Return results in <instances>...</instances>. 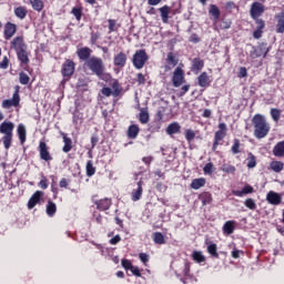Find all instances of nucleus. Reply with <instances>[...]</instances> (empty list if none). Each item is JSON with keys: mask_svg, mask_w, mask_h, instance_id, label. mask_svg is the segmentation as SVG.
Instances as JSON below:
<instances>
[{"mask_svg": "<svg viewBox=\"0 0 284 284\" xmlns=\"http://www.w3.org/2000/svg\"><path fill=\"white\" fill-rule=\"evenodd\" d=\"M19 82L21 83V85H28L30 83V75H28V73L21 71L19 73Z\"/></svg>", "mask_w": 284, "mask_h": 284, "instance_id": "3c124183", "label": "nucleus"}, {"mask_svg": "<svg viewBox=\"0 0 284 284\" xmlns=\"http://www.w3.org/2000/svg\"><path fill=\"white\" fill-rule=\"evenodd\" d=\"M139 121L142 123V125H145L146 123L150 122V113L145 110H141L139 114Z\"/></svg>", "mask_w": 284, "mask_h": 284, "instance_id": "79ce46f5", "label": "nucleus"}, {"mask_svg": "<svg viewBox=\"0 0 284 284\" xmlns=\"http://www.w3.org/2000/svg\"><path fill=\"white\" fill-rule=\"evenodd\" d=\"M265 12V6L261 2H253L251 4L250 16L253 19H258L260 17H263V13Z\"/></svg>", "mask_w": 284, "mask_h": 284, "instance_id": "ddd939ff", "label": "nucleus"}, {"mask_svg": "<svg viewBox=\"0 0 284 284\" xmlns=\"http://www.w3.org/2000/svg\"><path fill=\"white\" fill-rule=\"evenodd\" d=\"M14 123L10 121H4L0 124V134L2 136V143L4 145V150H10L12 146V139L14 136Z\"/></svg>", "mask_w": 284, "mask_h": 284, "instance_id": "7ed1b4c3", "label": "nucleus"}, {"mask_svg": "<svg viewBox=\"0 0 284 284\" xmlns=\"http://www.w3.org/2000/svg\"><path fill=\"white\" fill-rule=\"evenodd\" d=\"M211 83L212 80H210L207 72L204 71L197 77V85H200V88H210Z\"/></svg>", "mask_w": 284, "mask_h": 284, "instance_id": "aec40b11", "label": "nucleus"}, {"mask_svg": "<svg viewBox=\"0 0 284 284\" xmlns=\"http://www.w3.org/2000/svg\"><path fill=\"white\" fill-rule=\"evenodd\" d=\"M210 14L214 19H220L221 18V10L219 9V7H216V4H211Z\"/></svg>", "mask_w": 284, "mask_h": 284, "instance_id": "603ef678", "label": "nucleus"}, {"mask_svg": "<svg viewBox=\"0 0 284 284\" xmlns=\"http://www.w3.org/2000/svg\"><path fill=\"white\" fill-rule=\"evenodd\" d=\"M108 23H109V34H112V32H119L121 24H119V22H116V20L109 19Z\"/></svg>", "mask_w": 284, "mask_h": 284, "instance_id": "4c0bfd02", "label": "nucleus"}, {"mask_svg": "<svg viewBox=\"0 0 284 284\" xmlns=\"http://www.w3.org/2000/svg\"><path fill=\"white\" fill-rule=\"evenodd\" d=\"M61 136H62V141L64 143L63 148H62V152H64V154H68V152H72V148L73 144H72V139L71 138H68V134L65 133H61Z\"/></svg>", "mask_w": 284, "mask_h": 284, "instance_id": "a878e982", "label": "nucleus"}, {"mask_svg": "<svg viewBox=\"0 0 284 284\" xmlns=\"http://www.w3.org/2000/svg\"><path fill=\"white\" fill-rule=\"evenodd\" d=\"M268 52H270V48H267V43L262 42L257 47H252L250 51V57L251 59H258V57H263L265 59Z\"/></svg>", "mask_w": 284, "mask_h": 284, "instance_id": "1a4fd4ad", "label": "nucleus"}, {"mask_svg": "<svg viewBox=\"0 0 284 284\" xmlns=\"http://www.w3.org/2000/svg\"><path fill=\"white\" fill-rule=\"evenodd\" d=\"M101 39V32L97 31H92L91 32V38H90V43L91 45H97V42Z\"/></svg>", "mask_w": 284, "mask_h": 284, "instance_id": "6e6d98bb", "label": "nucleus"}, {"mask_svg": "<svg viewBox=\"0 0 284 284\" xmlns=\"http://www.w3.org/2000/svg\"><path fill=\"white\" fill-rule=\"evenodd\" d=\"M148 61H150V55H148L145 49L136 50L132 57V63L135 70H143Z\"/></svg>", "mask_w": 284, "mask_h": 284, "instance_id": "20e7f679", "label": "nucleus"}, {"mask_svg": "<svg viewBox=\"0 0 284 284\" xmlns=\"http://www.w3.org/2000/svg\"><path fill=\"white\" fill-rule=\"evenodd\" d=\"M236 230V222L235 221H226L222 227L223 234L230 236V234H234Z\"/></svg>", "mask_w": 284, "mask_h": 284, "instance_id": "bb28decb", "label": "nucleus"}, {"mask_svg": "<svg viewBox=\"0 0 284 284\" xmlns=\"http://www.w3.org/2000/svg\"><path fill=\"white\" fill-rule=\"evenodd\" d=\"M17 132H18V136H19L21 145H24L26 141H27V136H28L27 131H26V125L19 124Z\"/></svg>", "mask_w": 284, "mask_h": 284, "instance_id": "473e14b6", "label": "nucleus"}, {"mask_svg": "<svg viewBox=\"0 0 284 284\" xmlns=\"http://www.w3.org/2000/svg\"><path fill=\"white\" fill-rule=\"evenodd\" d=\"M179 133H181V124H179V122H172L168 125L166 134H169V136H172L173 134H179Z\"/></svg>", "mask_w": 284, "mask_h": 284, "instance_id": "7c9ffc66", "label": "nucleus"}, {"mask_svg": "<svg viewBox=\"0 0 284 284\" xmlns=\"http://www.w3.org/2000/svg\"><path fill=\"white\" fill-rule=\"evenodd\" d=\"M47 214L51 217L57 214V203L52 202L51 200H49L47 203Z\"/></svg>", "mask_w": 284, "mask_h": 284, "instance_id": "ea45409f", "label": "nucleus"}, {"mask_svg": "<svg viewBox=\"0 0 284 284\" xmlns=\"http://www.w3.org/2000/svg\"><path fill=\"white\" fill-rule=\"evenodd\" d=\"M14 34H17V24L12 22H7L4 24V31H3V37L6 41H10V39H12Z\"/></svg>", "mask_w": 284, "mask_h": 284, "instance_id": "dca6fc26", "label": "nucleus"}, {"mask_svg": "<svg viewBox=\"0 0 284 284\" xmlns=\"http://www.w3.org/2000/svg\"><path fill=\"white\" fill-rule=\"evenodd\" d=\"M232 154H241V140L234 139L233 145L231 146Z\"/></svg>", "mask_w": 284, "mask_h": 284, "instance_id": "a18cd8bd", "label": "nucleus"}, {"mask_svg": "<svg viewBox=\"0 0 284 284\" xmlns=\"http://www.w3.org/2000/svg\"><path fill=\"white\" fill-rule=\"evenodd\" d=\"M185 139H186L187 143H192L194 141V139H196V133L194 132V130L187 129L185 131Z\"/></svg>", "mask_w": 284, "mask_h": 284, "instance_id": "5fc2aeb1", "label": "nucleus"}, {"mask_svg": "<svg viewBox=\"0 0 284 284\" xmlns=\"http://www.w3.org/2000/svg\"><path fill=\"white\" fill-rule=\"evenodd\" d=\"M14 14L18 19H26L28 17V9L26 7H17L14 9Z\"/></svg>", "mask_w": 284, "mask_h": 284, "instance_id": "e433bc0d", "label": "nucleus"}, {"mask_svg": "<svg viewBox=\"0 0 284 284\" xmlns=\"http://www.w3.org/2000/svg\"><path fill=\"white\" fill-rule=\"evenodd\" d=\"M166 61L170 65H173V68L175 65H179V59H176V55L174 54V52H169L166 55Z\"/></svg>", "mask_w": 284, "mask_h": 284, "instance_id": "de8ad7c7", "label": "nucleus"}, {"mask_svg": "<svg viewBox=\"0 0 284 284\" xmlns=\"http://www.w3.org/2000/svg\"><path fill=\"white\" fill-rule=\"evenodd\" d=\"M139 132H141V129L136 124H131L128 128L126 136H128V139L134 140V139H136V136H139Z\"/></svg>", "mask_w": 284, "mask_h": 284, "instance_id": "2f4dec72", "label": "nucleus"}, {"mask_svg": "<svg viewBox=\"0 0 284 284\" xmlns=\"http://www.w3.org/2000/svg\"><path fill=\"white\" fill-rule=\"evenodd\" d=\"M270 168L273 172L278 173V172H283L284 164L281 161H273L270 163Z\"/></svg>", "mask_w": 284, "mask_h": 284, "instance_id": "a19ab883", "label": "nucleus"}, {"mask_svg": "<svg viewBox=\"0 0 284 284\" xmlns=\"http://www.w3.org/2000/svg\"><path fill=\"white\" fill-rule=\"evenodd\" d=\"M239 79H245L247 77V68L241 67L239 72H237Z\"/></svg>", "mask_w": 284, "mask_h": 284, "instance_id": "774afa93", "label": "nucleus"}, {"mask_svg": "<svg viewBox=\"0 0 284 284\" xmlns=\"http://www.w3.org/2000/svg\"><path fill=\"white\" fill-rule=\"evenodd\" d=\"M71 14H73V17H75L77 21H81L82 17H83V8H81V7L72 8Z\"/></svg>", "mask_w": 284, "mask_h": 284, "instance_id": "49530a36", "label": "nucleus"}, {"mask_svg": "<svg viewBox=\"0 0 284 284\" xmlns=\"http://www.w3.org/2000/svg\"><path fill=\"white\" fill-rule=\"evenodd\" d=\"M220 28L221 30H230V28H232V21L222 19L220 22Z\"/></svg>", "mask_w": 284, "mask_h": 284, "instance_id": "bf43d9fd", "label": "nucleus"}, {"mask_svg": "<svg viewBox=\"0 0 284 284\" xmlns=\"http://www.w3.org/2000/svg\"><path fill=\"white\" fill-rule=\"evenodd\" d=\"M246 161H247L246 166L248 168V170L254 169V166L256 165V156L252 153H248V158Z\"/></svg>", "mask_w": 284, "mask_h": 284, "instance_id": "864d4df0", "label": "nucleus"}, {"mask_svg": "<svg viewBox=\"0 0 284 284\" xmlns=\"http://www.w3.org/2000/svg\"><path fill=\"white\" fill-rule=\"evenodd\" d=\"M84 70H90L91 74H95L102 81H110L112 79V74L105 73V63H103V59L99 57H91L88 61L83 63Z\"/></svg>", "mask_w": 284, "mask_h": 284, "instance_id": "f257e3e1", "label": "nucleus"}, {"mask_svg": "<svg viewBox=\"0 0 284 284\" xmlns=\"http://www.w3.org/2000/svg\"><path fill=\"white\" fill-rule=\"evenodd\" d=\"M10 65V59L8 57H3L2 61L0 62V70H8V67Z\"/></svg>", "mask_w": 284, "mask_h": 284, "instance_id": "e2e57ef3", "label": "nucleus"}, {"mask_svg": "<svg viewBox=\"0 0 284 284\" xmlns=\"http://www.w3.org/2000/svg\"><path fill=\"white\" fill-rule=\"evenodd\" d=\"M162 19V23H168L170 21V12L172 8L170 6L164 4L163 7L158 9Z\"/></svg>", "mask_w": 284, "mask_h": 284, "instance_id": "393cba45", "label": "nucleus"}, {"mask_svg": "<svg viewBox=\"0 0 284 284\" xmlns=\"http://www.w3.org/2000/svg\"><path fill=\"white\" fill-rule=\"evenodd\" d=\"M92 202L94 203V205H95L97 210H99V212H108V210H110V207H112V199H110V197L95 200V196H93Z\"/></svg>", "mask_w": 284, "mask_h": 284, "instance_id": "9b49d317", "label": "nucleus"}, {"mask_svg": "<svg viewBox=\"0 0 284 284\" xmlns=\"http://www.w3.org/2000/svg\"><path fill=\"white\" fill-rule=\"evenodd\" d=\"M38 187H41V190H48V178L42 176V179L38 183Z\"/></svg>", "mask_w": 284, "mask_h": 284, "instance_id": "338daca9", "label": "nucleus"}, {"mask_svg": "<svg viewBox=\"0 0 284 284\" xmlns=\"http://www.w3.org/2000/svg\"><path fill=\"white\" fill-rule=\"evenodd\" d=\"M227 136V124L224 122L219 124V130L214 134V142L212 145V152H216L219 150V145L221 144V141Z\"/></svg>", "mask_w": 284, "mask_h": 284, "instance_id": "423d86ee", "label": "nucleus"}, {"mask_svg": "<svg viewBox=\"0 0 284 284\" xmlns=\"http://www.w3.org/2000/svg\"><path fill=\"white\" fill-rule=\"evenodd\" d=\"M233 196L243 197L245 194H254V186L246 184L241 191L233 190Z\"/></svg>", "mask_w": 284, "mask_h": 284, "instance_id": "5701e85b", "label": "nucleus"}, {"mask_svg": "<svg viewBox=\"0 0 284 284\" xmlns=\"http://www.w3.org/2000/svg\"><path fill=\"white\" fill-rule=\"evenodd\" d=\"M10 49L14 50V52H21L22 50H28V44H26V40L23 36H17L10 42Z\"/></svg>", "mask_w": 284, "mask_h": 284, "instance_id": "f8f14e48", "label": "nucleus"}, {"mask_svg": "<svg viewBox=\"0 0 284 284\" xmlns=\"http://www.w3.org/2000/svg\"><path fill=\"white\" fill-rule=\"evenodd\" d=\"M152 240L155 243V245H165V235L161 232H155L152 235Z\"/></svg>", "mask_w": 284, "mask_h": 284, "instance_id": "f704fd0d", "label": "nucleus"}, {"mask_svg": "<svg viewBox=\"0 0 284 284\" xmlns=\"http://www.w3.org/2000/svg\"><path fill=\"white\" fill-rule=\"evenodd\" d=\"M141 196H143V182H138V189L133 190L131 193L132 201H141Z\"/></svg>", "mask_w": 284, "mask_h": 284, "instance_id": "c85d7f7f", "label": "nucleus"}, {"mask_svg": "<svg viewBox=\"0 0 284 284\" xmlns=\"http://www.w3.org/2000/svg\"><path fill=\"white\" fill-rule=\"evenodd\" d=\"M77 57L80 61H90L92 59V49L83 47L77 50Z\"/></svg>", "mask_w": 284, "mask_h": 284, "instance_id": "f3484780", "label": "nucleus"}, {"mask_svg": "<svg viewBox=\"0 0 284 284\" xmlns=\"http://www.w3.org/2000/svg\"><path fill=\"white\" fill-rule=\"evenodd\" d=\"M203 68H205V61H203V59L194 58L192 60L191 72H193V74H199V72H201V70H203Z\"/></svg>", "mask_w": 284, "mask_h": 284, "instance_id": "a211bd4d", "label": "nucleus"}, {"mask_svg": "<svg viewBox=\"0 0 284 284\" xmlns=\"http://www.w3.org/2000/svg\"><path fill=\"white\" fill-rule=\"evenodd\" d=\"M43 199V191H36L28 201V210H34Z\"/></svg>", "mask_w": 284, "mask_h": 284, "instance_id": "2eb2a0df", "label": "nucleus"}, {"mask_svg": "<svg viewBox=\"0 0 284 284\" xmlns=\"http://www.w3.org/2000/svg\"><path fill=\"white\" fill-rule=\"evenodd\" d=\"M38 151H39V156L41 161H44L45 163H50V161H54L52 153H50V146H48V143H45V141L39 142Z\"/></svg>", "mask_w": 284, "mask_h": 284, "instance_id": "6e6552de", "label": "nucleus"}, {"mask_svg": "<svg viewBox=\"0 0 284 284\" xmlns=\"http://www.w3.org/2000/svg\"><path fill=\"white\" fill-rule=\"evenodd\" d=\"M20 90L21 87L16 85L12 99L2 101V108H4V110H10V108H19V103H21V97L19 95Z\"/></svg>", "mask_w": 284, "mask_h": 284, "instance_id": "0eeeda50", "label": "nucleus"}, {"mask_svg": "<svg viewBox=\"0 0 284 284\" xmlns=\"http://www.w3.org/2000/svg\"><path fill=\"white\" fill-rule=\"evenodd\" d=\"M255 20L256 23V30L253 32V38L254 39H261V37H263V30H265V20L256 18L253 19Z\"/></svg>", "mask_w": 284, "mask_h": 284, "instance_id": "6ab92c4d", "label": "nucleus"}, {"mask_svg": "<svg viewBox=\"0 0 284 284\" xmlns=\"http://www.w3.org/2000/svg\"><path fill=\"white\" fill-rule=\"evenodd\" d=\"M111 88L113 90V97H121V92H123V89L121 88V84H119V80H113Z\"/></svg>", "mask_w": 284, "mask_h": 284, "instance_id": "58836bf2", "label": "nucleus"}, {"mask_svg": "<svg viewBox=\"0 0 284 284\" xmlns=\"http://www.w3.org/2000/svg\"><path fill=\"white\" fill-rule=\"evenodd\" d=\"M30 4L37 12H41V10H43V0H30Z\"/></svg>", "mask_w": 284, "mask_h": 284, "instance_id": "09e8293b", "label": "nucleus"}, {"mask_svg": "<svg viewBox=\"0 0 284 284\" xmlns=\"http://www.w3.org/2000/svg\"><path fill=\"white\" fill-rule=\"evenodd\" d=\"M266 201L271 204V205H281V194L274 192V191H270L266 195Z\"/></svg>", "mask_w": 284, "mask_h": 284, "instance_id": "4be33fe9", "label": "nucleus"}, {"mask_svg": "<svg viewBox=\"0 0 284 284\" xmlns=\"http://www.w3.org/2000/svg\"><path fill=\"white\" fill-rule=\"evenodd\" d=\"M221 171L225 174H234L236 172V166L232 164H223Z\"/></svg>", "mask_w": 284, "mask_h": 284, "instance_id": "8fccbe9b", "label": "nucleus"}, {"mask_svg": "<svg viewBox=\"0 0 284 284\" xmlns=\"http://www.w3.org/2000/svg\"><path fill=\"white\" fill-rule=\"evenodd\" d=\"M74 70H77V63H74L71 59H67L61 67V74L63 80L61 83H65L67 81L72 79L74 74Z\"/></svg>", "mask_w": 284, "mask_h": 284, "instance_id": "39448f33", "label": "nucleus"}, {"mask_svg": "<svg viewBox=\"0 0 284 284\" xmlns=\"http://www.w3.org/2000/svg\"><path fill=\"white\" fill-rule=\"evenodd\" d=\"M206 251L213 258H219V246L210 240H205Z\"/></svg>", "mask_w": 284, "mask_h": 284, "instance_id": "412c9836", "label": "nucleus"}, {"mask_svg": "<svg viewBox=\"0 0 284 284\" xmlns=\"http://www.w3.org/2000/svg\"><path fill=\"white\" fill-rule=\"evenodd\" d=\"M271 116L275 123H278L281 121V110L278 109H271Z\"/></svg>", "mask_w": 284, "mask_h": 284, "instance_id": "4d7b16f0", "label": "nucleus"}, {"mask_svg": "<svg viewBox=\"0 0 284 284\" xmlns=\"http://www.w3.org/2000/svg\"><path fill=\"white\" fill-rule=\"evenodd\" d=\"M18 57V61H20V65H29L30 57L28 55V49H23L22 51L16 52Z\"/></svg>", "mask_w": 284, "mask_h": 284, "instance_id": "b1692460", "label": "nucleus"}, {"mask_svg": "<svg viewBox=\"0 0 284 284\" xmlns=\"http://www.w3.org/2000/svg\"><path fill=\"white\" fill-rule=\"evenodd\" d=\"M121 265L125 270H132V267H133L132 262L130 260H128V258H123L121 261Z\"/></svg>", "mask_w": 284, "mask_h": 284, "instance_id": "69168bd1", "label": "nucleus"}, {"mask_svg": "<svg viewBox=\"0 0 284 284\" xmlns=\"http://www.w3.org/2000/svg\"><path fill=\"white\" fill-rule=\"evenodd\" d=\"M275 19H277L276 32L277 34H283L284 33V10L280 12L277 16H275Z\"/></svg>", "mask_w": 284, "mask_h": 284, "instance_id": "c756f323", "label": "nucleus"}, {"mask_svg": "<svg viewBox=\"0 0 284 284\" xmlns=\"http://www.w3.org/2000/svg\"><path fill=\"white\" fill-rule=\"evenodd\" d=\"M203 172L204 174H212L214 172V163H206L205 166L203 168Z\"/></svg>", "mask_w": 284, "mask_h": 284, "instance_id": "052dcab7", "label": "nucleus"}, {"mask_svg": "<svg viewBox=\"0 0 284 284\" xmlns=\"http://www.w3.org/2000/svg\"><path fill=\"white\" fill-rule=\"evenodd\" d=\"M139 258L143 263V265H148L150 261V255L148 253H140Z\"/></svg>", "mask_w": 284, "mask_h": 284, "instance_id": "0e129e2a", "label": "nucleus"}, {"mask_svg": "<svg viewBox=\"0 0 284 284\" xmlns=\"http://www.w3.org/2000/svg\"><path fill=\"white\" fill-rule=\"evenodd\" d=\"M146 81H148V78H145V74H143V73H138L136 74L138 85H145Z\"/></svg>", "mask_w": 284, "mask_h": 284, "instance_id": "680f3d73", "label": "nucleus"}, {"mask_svg": "<svg viewBox=\"0 0 284 284\" xmlns=\"http://www.w3.org/2000/svg\"><path fill=\"white\" fill-rule=\"evenodd\" d=\"M200 201L202 202V205H210L212 203V193L210 192H203L199 195Z\"/></svg>", "mask_w": 284, "mask_h": 284, "instance_id": "c9c22d12", "label": "nucleus"}, {"mask_svg": "<svg viewBox=\"0 0 284 284\" xmlns=\"http://www.w3.org/2000/svg\"><path fill=\"white\" fill-rule=\"evenodd\" d=\"M273 154L274 156L278 158L284 156V140L275 144V146L273 148Z\"/></svg>", "mask_w": 284, "mask_h": 284, "instance_id": "72a5a7b5", "label": "nucleus"}, {"mask_svg": "<svg viewBox=\"0 0 284 284\" xmlns=\"http://www.w3.org/2000/svg\"><path fill=\"white\" fill-rule=\"evenodd\" d=\"M252 125L255 139H265V136H267L272 130V126L270 125V122H267L265 115L260 113L252 118Z\"/></svg>", "mask_w": 284, "mask_h": 284, "instance_id": "f03ea898", "label": "nucleus"}, {"mask_svg": "<svg viewBox=\"0 0 284 284\" xmlns=\"http://www.w3.org/2000/svg\"><path fill=\"white\" fill-rule=\"evenodd\" d=\"M206 183H207V180H205V178L193 179L190 184V187L191 190H201V187H205Z\"/></svg>", "mask_w": 284, "mask_h": 284, "instance_id": "cd10ccee", "label": "nucleus"}, {"mask_svg": "<svg viewBox=\"0 0 284 284\" xmlns=\"http://www.w3.org/2000/svg\"><path fill=\"white\" fill-rule=\"evenodd\" d=\"M192 258L195 263H205V255L201 251H194L192 253Z\"/></svg>", "mask_w": 284, "mask_h": 284, "instance_id": "c03bdc74", "label": "nucleus"}, {"mask_svg": "<svg viewBox=\"0 0 284 284\" xmlns=\"http://www.w3.org/2000/svg\"><path fill=\"white\" fill-rule=\"evenodd\" d=\"M113 65L120 69H122L124 65H128V54H125L123 51H120L118 54H115L113 57Z\"/></svg>", "mask_w": 284, "mask_h": 284, "instance_id": "4468645a", "label": "nucleus"}, {"mask_svg": "<svg viewBox=\"0 0 284 284\" xmlns=\"http://www.w3.org/2000/svg\"><path fill=\"white\" fill-rule=\"evenodd\" d=\"M85 170H87V176H94V174H97V168H94V164L92 163V160H89L87 162V166H85Z\"/></svg>", "mask_w": 284, "mask_h": 284, "instance_id": "37998d69", "label": "nucleus"}, {"mask_svg": "<svg viewBox=\"0 0 284 284\" xmlns=\"http://www.w3.org/2000/svg\"><path fill=\"white\" fill-rule=\"evenodd\" d=\"M244 205L248 210H256V202L252 197L246 199L244 201Z\"/></svg>", "mask_w": 284, "mask_h": 284, "instance_id": "13d9d810", "label": "nucleus"}, {"mask_svg": "<svg viewBox=\"0 0 284 284\" xmlns=\"http://www.w3.org/2000/svg\"><path fill=\"white\" fill-rule=\"evenodd\" d=\"M172 83L174 88H181L185 83V71L178 67L172 77Z\"/></svg>", "mask_w": 284, "mask_h": 284, "instance_id": "9d476101", "label": "nucleus"}]
</instances>
